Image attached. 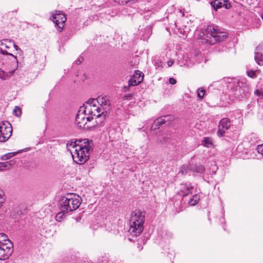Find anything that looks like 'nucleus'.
Wrapping results in <instances>:
<instances>
[{
  "mask_svg": "<svg viewBox=\"0 0 263 263\" xmlns=\"http://www.w3.org/2000/svg\"><path fill=\"white\" fill-rule=\"evenodd\" d=\"M71 141L69 146L72 147L74 151L70 150L72 158L78 164H83L89 159L92 151V141L85 139L78 141Z\"/></svg>",
  "mask_w": 263,
  "mask_h": 263,
  "instance_id": "nucleus-1",
  "label": "nucleus"
},
{
  "mask_svg": "<svg viewBox=\"0 0 263 263\" xmlns=\"http://www.w3.org/2000/svg\"><path fill=\"white\" fill-rule=\"evenodd\" d=\"M145 221L144 214L140 211L134 212L129 222L128 232L133 236H137L143 230V223Z\"/></svg>",
  "mask_w": 263,
  "mask_h": 263,
  "instance_id": "nucleus-2",
  "label": "nucleus"
},
{
  "mask_svg": "<svg viewBox=\"0 0 263 263\" xmlns=\"http://www.w3.org/2000/svg\"><path fill=\"white\" fill-rule=\"evenodd\" d=\"M81 203V197L74 194H70L63 197L60 201L61 210L69 213L76 210Z\"/></svg>",
  "mask_w": 263,
  "mask_h": 263,
  "instance_id": "nucleus-3",
  "label": "nucleus"
},
{
  "mask_svg": "<svg viewBox=\"0 0 263 263\" xmlns=\"http://www.w3.org/2000/svg\"><path fill=\"white\" fill-rule=\"evenodd\" d=\"M81 108L87 116L92 117L95 116L96 119H100V123L103 122L106 117L101 109H100L95 99H89Z\"/></svg>",
  "mask_w": 263,
  "mask_h": 263,
  "instance_id": "nucleus-4",
  "label": "nucleus"
},
{
  "mask_svg": "<svg viewBox=\"0 0 263 263\" xmlns=\"http://www.w3.org/2000/svg\"><path fill=\"white\" fill-rule=\"evenodd\" d=\"M228 87L231 90L230 95L239 100L246 98L249 93L248 85L242 81L230 83Z\"/></svg>",
  "mask_w": 263,
  "mask_h": 263,
  "instance_id": "nucleus-5",
  "label": "nucleus"
},
{
  "mask_svg": "<svg viewBox=\"0 0 263 263\" xmlns=\"http://www.w3.org/2000/svg\"><path fill=\"white\" fill-rule=\"evenodd\" d=\"M206 37L209 39H206V42L211 45L221 42L227 36V33L221 31L218 26H209L206 29Z\"/></svg>",
  "mask_w": 263,
  "mask_h": 263,
  "instance_id": "nucleus-6",
  "label": "nucleus"
},
{
  "mask_svg": "<svg viewBox=\"0 0 263 263\" xmlns=\"http://www.w3.org/2000/svg\"><path fill=\"white\" fill-rule=\"evenodd\" d=\"M92 119V117L86 115L80 107L76 117L75 122L79 128L87 129L89 128L90 126L87 124V122L90 121Z\"/></svg>",
  "mask_w": 263,
  "mask_h": 263,
  "instance_id": "nucleus-7",
  "label": "nucleus"
},
{
  "mask_svg": "<svg viewBox=\"0 0 263 263\" xmlns=\"http://www.w3.org/2000/svg\"><path fill=\"white\" fill-rule=\"evenodd\" d=\"M13 251V245L11 241L0 242V260L8 259Z\"/></svg>",
  "mask_w": 263,
  "mask_h": 263,
  "instance_id": "nucleus-8",
  "label": "nucleus"
},
{
  "mask_svg": "<svg viewBox=\"0 0 263 263\" xmlns=\"http://www.w3.org/2000/svg\"><path fill=\"white\" fill-rule=\"evenodd\" d=\"M0 62L3 65L5 64H11L13 66L14 68L17 67L18 63L15 56L8 51H3V48L0 49Z\"/></svg>",
  "mask_w": 263,
  "mask_h": 263,
  "instance_id": "nucleus-9",
  "label": "nucleus"
},
{
  "mask_svg": "<svg viewBox=\"0 0 263 263\" xmlns=\"http://www.w3.org/2000/svg\"><path fill=\"white\" fill-rule=\"evenodd\" d=\"M12 128L8 122L0 123V142H4L12 135Z\"/></svg>",
  "mask_w": 263,
  "mask_h": 263,
  "instance_id": "nucleus-10",
  "label": "nucleus"
},
{
  "mask_svg": "<svg viewBox=\"0 0 263 263\" xmlns=\"http://www.w3.org/2000/svg\"><path fill=\"white\" fill-rule=\"evenodd\" d=\"M96 103L99 106L100 109H101L102 111L104 112V114L107 115L108 111L110 109V101L107 96H99L97 99H95Z\"/></svg>",
  "mask_w": 263,
  "mask_h": 263,
  "instance_id": "nucleus-11",
  "label": "nucleus"
},
{
  "mask_svg": "<svg viewBox=\"0 0 263 263\" xmlns=\"http://www.w3.org/2000/svg\"><path fill=\"white\" fill-rule=\"evenodd\" d=\"M231 126V121L229 118H222L219 122L218 129L217 135L219 137L224 136L226 132L229 129Z\"/></svg>",
  "mask_w": 263,
  "mask_h": 263,
  "instance_id": "nucleus-12",
  "label": "nucleus"
},
{
  "mask_svg": "<svg viewBox=\"0 0 263 263\" xmlns=\"http://www.w3.org/2000/svg\"><path fill=\"white\" fill-rule=\"evenodd\" d=\"M53 22L54 23L57 30L59 32H61L66 21V15L62 13H59L52 15Z\"/></svg>",
  "mask_w": 263,
  "mask_h": 263,
  "instance_id": "nucleus-13",
  "label": "nucleus"
},
{
  "mask_svg": "<svg viewBox=\"0 0 263 263\" xmlns=\"http://www.w3.org/2000/svg\"><path fill=\"white\" fill-rule=\"evenodd\" d=\"M210 5L215 11L222 7H224L227 9L231 7V3L229 0H215L211 1Z\"/></svg>",
  "mask_w": 263,
  "mask_h": 263,
  "instance_id": "nucleus-14",
  "label": "nucleus"
},
{
  "mask_svg": "<svg viewBox=\"0 0 263 263\" xmlns=\"http://www.w3.org/2000/svg\"><path fill=\"white\" fill-rule=\"evenodd\" d=\"M143 74L139 70L135 71V73L128 81L129 86H136L143 80Z\"/></svg>",
  "mask_w": 263,
  "mask_h": 263,
  "instance_id": "nucleus-15",
  "label": "nucleus"
},
{
  "mask_svg": "<svg viewBox=\"0 0 263 263\" xmlns=\"http://www.w3.org/2000/svg\"><path fill=\"white\" fill-rule=\"evenodd\" d=\"M194 190V186L191 183H184L180 185L178 194L183 197L190 194H192Z\"/></svg>",
  "mask_w": 263,
  "mask_h": 263,
  "instance_id": "nucleus-16",
  "label": "nucleus"
},
{
  "mask_svg": "<svg viewBox=\"0 0 263 263\" xmlns=\"http://www.w3.org/2000/svg\"><path fill=\"white\" fill-rule=\"evenodd\" d=\"M254 59L258 65H263V45H259L256 47Z\"/></svg>",
  "mask_w": 263,
  "mask_h": 263,
  "instance_id": "nucleus-17",
  "label": "nucleus"
},
{
  "mask_svg": "<svg viewBox=\"0 0 263 263\" xmlns=\"http://www.w3.org/2000/svg\"><path fill=\"white\" fill-rule=\"evenodd\" d=\"M120 130L121 129L118 126L110 127L108 131L109 138L112 139V140L118 139L120 137Z\"/></svg>",
  "mask_w": 263,
  "mask_h": 263,
  "instance_id": "nucleus-18",
  "label": "nucleus"
},
{
  "mask_svg": "<svg viewBox=\"0 0 263 263\" xmlns=\"http://www.w3.org/2000/svg\"><path fill=\"white\" fill-rule=\"evenodd\" d=\"M190 170L193 173L203 174L205 172V168L201 164H190Z\"/></svg>",
  "mask_w": 263,
  "mask_h": 263,
  "instance_id": "nucleus-19",
  "label": "nucleus"
},
{
  "mask_svg": "<svg viewBox=\"0 0 263 263\" xmlns=\"http://www.w3.org/2000/svg\"><path fill=\"white\" fill-rule=\"evenodd\" d=\"M172 236V233L170 231L168 230H163L161 234L162 240L160 242V244L162 245L163 242H167Z\"/></svg>",
  "mask_w": 263,
  "mask_h": 263,
  "instance_id": "nucleus-20",
  "label": "nucleus"
},
{
  "mask_svg": "<svg viewBox=\"0 0 263 263\" xmlns=\"http://www.w3.org/2000/svg\"><path fill=\"white\" fill-rule=\"evenodd\" d=\"M163 124H166V121L165 119L163 118V116H161L154 122L153 127H154L155 129L159 128V126Z\"/></svg>",
  "mask_w": 263,
  "mask_h": 263,
  "instance_id": "nucleus-21",
  "label": "nucleus"
},
{
  "mask_svg": "<svg viewBox=\"0 0 263 263\" xmlns=\"http://www.w3.org/2000/svg\"><path fill=\"white\" fill-rule=\"evenodd\" d=\"M13 72L14 70L6 72L0 68V79L3 80H7L13 74Z\"/></svg>",
  "mask_w": 263,
  "mask_h": 263,
  "instance_id": "nucleus-22",
  "label": "nucleus"
},
{
  "mask_svg": "<svg viewBox=\"0 0 263 263\" xmlns=\"http://www.w3.org/2000/svg\"><path fill=\"white\" fill-rule=\"evenodd\" d=\"M199 200V196L197 194H195L193 196H192L191 198L189 200L188 203L189 205L193 206L196 205L198 203Z\"/></svg>",
  "mask_w": 263,
  "mask_h": 263,
  "instance_id": "nucleus-23",
  "label": "nucleus"
},
{
  "mask_svg": "<svg viewBox=\"0 0 263 263\" xmlns=\"http://www.w3.org/2000/svg\"><path fill=\"white\" fill-rule=\"evenodd\" d=\"M8 43L9 44H12V43L7 39L4 40L3 41H0V49L3 48V51H7L6 49L9 48Z\"/></svg>",
  "mask_w": 263,
  "mask_h": 263,
  "instance_id": "nucleus-24",
  "label": "nucleus"
},
{
  "mask_svg": "<svg viewBox=\"0 0 263 263\" xmlns=\"http://www.w3.org/2000/svg\"><path fill=\"white\" fill-rule=\"evenodd\" d=\"M190 172V165L187 166L184 165L180 168L179 173L183 175L189 174Z\"/></svg>",
  "mask_w": 263,
  "mask_h": 263,
  "instance_id": "nucleus-25",
  "label": "nucleus"
},
{
  "mask_svg": "<svg viewBox=\"0 0 263 263\" xmlns=\"http://www.w3.org/2000/svg\"><path fill=\"white\" fill-rule=\"evenodd\" d=\"M202 145L207 147H211L212 145V142L210 138H205L202 141Z\"/></svg>",
  "mask_w": 263,
  "mask_h": 263,
  "instance_id": "nucleus-26",
  "label": "nucleus"
},
{
  "mask_svg": "<svg viewBox=\"0 0 263 263\" xmlns=\"http://www.w3.org/2000/svg\"><path fill=\"white\" fill-rule=\"evenodd\" d=\"M65 213H67L66 211L61 210L60 212L57 214L55 216V219L58 221H61L65 217Z\"/></svg>",
  "mask_w": 263,
  "mask_h": 263,
  "instance_id": "nucleus-27",
  "label": "nucleus"
},
{
  "mask_svg": "<svg viewBox=\"0 0 263 263\" xmlns=\"http://www.w3.org/2000/svg\"><path fill=\"white\" fill-rule=\"evenodd\" d=\"M205 95V90L200 88L197 90V96L199 99H203Z\"/></svg>",
  "mask_w": 263,
  "mask_h": 263,
  "instance_id": "nucleus-28",
  "label": "nucleus"
},
{
  "mask_svg": "<svg viewBox=\"0 0 263 263\" xmlns=\"http://www.w3.org/2000/svg\"><path fill=\"white\" fill-rule=\"evenodd\" d=\"M18 152H12V153H9L6 154H5L3 158V160H7L10 159V158L14 156L16 154H17Z\"/></svg>",
  "mask_w": 263,
  "mask_h": 263,
  "instance_id": "nucleus-29",
  "label": "nucleus"
},
{
  "mask_svg": "<svg viewBox=\"0 0 263 263\" xmlns=\"http://www.w3.org/2000/svg\"><path fill=\"white\" fill-rule=\"evenodd\" d=\"M163 118L165 119L166 121V125L170 124L171 121L173 120V117L170 115L163 116Z\"/></svg>",
  "mask_w": 263,
  "mask_h": 263,
  "instance_id": "nucleus-30",
  "label": "nucleus"
},
{
  "mask_svg": "<svg viewBox=\"0 0 263 263\" xmlns=\"http://www.w3.org/2000/svg\"><path fill=\"white\" fill-rule=\"evenodd\" d=\"M7 236L5 234L3 233H0V242H6V241H10L7 239Z\"/></svg>",
  "mask_w": 263,
  "mask_h": 263,
  "instance_id": "nucleus-31",
  "label": "nucleus"
},
{
  "mask_svg": "<svg viewBox=\"0 0 263 263\" xmlns=\"http://www.w3.org/2000/svg\"><path fill=\"white\" fill-rule=\"evenodd\" d=\"M10 165L9 162H0V171L4 170Z\"/></svg>",
  "mask_w": 263,
  "mask_h": 263,
  "instance_id": "nucleus-32",
  "label": "nucleus"
},
{
  "mask_svg": "<svg viewBox=\"0 0 263 263\" xmlns=\"http://www.w3.org/2000/svg\"><path fill=\"white\" fill-rule=\"evenodd\" d=\"M13 112L16 116H20L21 115V108L18 106H15L13 109Z\"/></svg>",
  "mask_w": 263,
  "mask_h": 263,
  "instance_id": "nucleus-33",
  "label": "nucleus"
},
{
  "mask_svg": "<svg viewBox=\"0 0 263 263\" xmlns=\"http://www.w3.org/2000/svg\"><path fill=\"white\" fill-rule=\"evenodd\" d=\"M4 193L2 191L0 190V209L3 205V203L5 201V198L3 197Z\"/></svg>",
  "mask_w": 263,
  "mask_h": 263,
  "instance_id": "nucleus-34",
  "label": "nucleus"
},
{
  "mask_svg": "<svg viewBox=\"0 0 263 263\" xmlns=\"http://www.w3.org/2000/svg\"><path fill=\"white\" fill-rule=\"evenodd\" d=\"M131 0H115L116 3H118L119 5H125L129 2Z\"/></svg>",
  "mask_w": 263,
  "mask_h": 263,
  "instance_id": "nucleus-35",
  "label": "nucleus"
},
{
  "mask_svg": "<svg viewBox=\"0 0 263 263\" xmlns=\"http://www.w3.org/2000/svg\"><path fill=\"white\" fill-rule=\"evenodd\" d=\"M247 74L249 77L254 78L255 76V72L253 70L247 71Z\"/></svg>",
  "mask_w": 263,
  "mask_h": 263,
  "instance_id": "nucleus-36",
  "label": "nucleus"
},
{
  "mask_svg": "<svg viewBox=\"0 0 263 263\" xmlns=\"http://www.w3.org/2000/svg\"><path fill=\"white\" fill-rule=\"evenodd\" d=\"M257 150L259 153L263 155V144L258 145L257 148Z\"/></svg>",
  "mask_w": 263,
  "mask_h": 263,
  "instance_id": "nucleus-37",
  "label": "nucleus"
},
{
  "mask_svg": "<svg viewBox=\"0 0 263 263\" xmlns=\"http://www.w3.org/2000/svg\"><path fill=\"white\" fill-rule=\"evenodd\" d=\"M169 82L172 85H174L176 83V80L173 78H171L169 79Z\"/></svg>",
  "mask_w": 263,
  "mask_h": 263,
  "instance_id": "nucleus-38",
  "label": "nucleus"
},
{
  "mask_svg": "<svg viewBox=\"0 0 263 263\" xmlns=\"http://www.w3.org/2000/svg\"><path fill=\"white\" fill-rule=\"evenodd\" d=\"M255 94H256L258 96H263V93H261L259 90H256L255 91Z\"/></svg>",
  "mask_w": 263,
  "mask_h": 263,
  "instance_id": "nucleus-39",
  "label": "nucleus"
},
{
  "mask_svg": "<svg viewBox=\"0 0 263 263\" xmlns=\"http://www.w3.org/2000/svg\"><path fill=\"white\" fill-rule=\"evenodd\" d=\"M173 63H174V61L173 60H169L167 62V65L168 67H170V66H172Z\"/></svg>",
  "mask_w": 263,
  "mask_h": 263,
  "instance_id": "nucleus-40",
  "label": "nucleus"
},
{
  "mask_svg": "<svg viewBox=\"0 0 263 263\" xmlns=\"http://www.w3.org/2000/svg\"><path fill=\"white\" fill-rule=\"evenodd\" d=\"M83 60V59L82 58H79L76 61V63L77 64H80L81 62H82V61Z\"/></svg>",
  "mask_w": 263,
  "mask_h": 263,
  "instance_id": "nucleus-41",
  "label": "nucleus"
},
{
  "mask_svg": "<svg viewBox=\"0 0 263 263\" xmlns=\"http://www.w3.org/2000/svg\"><path fill=\"white\" fill-rule=\"evenodd\" d=\"M160 141L161 142H168V139L167 138L163 137V141H162L160 139Z\"/></svg>",
  "mask_w": 263,
  "mask_h": 263,
  "instance_id": "nucleus-42",
  "label": "nucleus"
},
{
  "mask_svg": "<svg viewBox=\"0 0 263 263\" xmlns=\"http://www.w3.org/2000/svg\"><path fill=\"white\" fill-rule=\"evenodd\" d=\"M15 48V49L16 50H18V47L17 45H16L14 43H12Z\"/></svg>",
  "mask_w": 263,
  "mask_h": 263,
  "instance_id": "nucleus-43",
  "label": "nucleus"
},
{
  "mask_svg": "<svg viewBox=\"0 0 263 263\" xmlns=\"http://www.w3.org/2000/svg\"><path fill=\"white\" fill-rule=\"evenodd\" d=\"M108 14H109V15H111V16H114V15H115L116 14V13H115L114 14H110V12L109 11V12H108Z\"/></svg>",
  "mask_w": 263,
  "mask_h": 263,
  "instance_id": "nucleus-44",
  "label": "nucleus"
},
{
  "mask_svg": "<svg viewBox=\"0 0 263 263\" xmlns=\"http://www.w3.org/2000/svg\"><path fill=\"white\" fill-rule=\"evenodd\" d=\"M138 247L139 248L140 250H141L142 249V248L140 246H139Z\"/></svg>",
  "mask_w": 263,
  "mask_h": 263,
  "instance_id": "nucleus-45",
  "label": "nucleus"
}]
</instances>
